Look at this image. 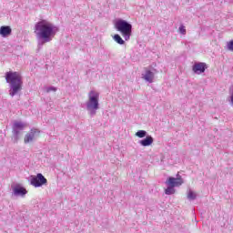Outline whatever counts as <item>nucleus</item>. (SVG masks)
Returning <instances> with one entry per match:
<instances>
[{
    "mask_svg": "<svg viewBox=\"0 0 233 233\" xmlns=\"http://www.w3.org/2000/svg\"><path fill=\"white\" fill-rule=\"evenodd\" d=\"M58 32L59 27L46 20L37 22L35 25V34L38 40V48H43L46 43H50Z\"/></svg>",
    "mask_w": 233,
    "mask_h": 233,
    "instance_id": "nucleus-1",
    "label": "nucleus"
},
{
    "mask_svg": "<svg viewBox=\"0 0 233 233\" xmlns=\"http://www.w3.org/2000/svg\"><path fill=\"white\" fill-rule=\"evenodd\" d=\"M5 81L9 86V96H19L23 90V76L19 72L8 71L5 73Z\"/></svg>",
    "mask_w": 233,
    "mask_h": 233,
    "instance_id": "nucleus-2",
    "label": "nucleus"
},
{
    "mask_svg": "<svg viewBox=\"0 0 233 233\" xmlns=\"http://www.w3.org/2000/svg\"><path fill=\"white\" fill-rule=\"evenodd\" d=\"M86 107L87 112L89 113V116H91V117H94V116H96V114L97 113V110H99L98 92L91 90L88 93V100L86 103Z\"/></svg>",
    "mask_w": 233,
    "mask_h": 233,
    "instance_id": "nucleus-3",
    "label": "nucleus"
},
{
    "mask_svg": "<svg viewBox=\"0 0 233 233\" xmlns=\"http://www.w3.org/2000/svg\"><path fill=\"white\" fill-rule=\"evenodd\" d=\"M115 26L117 32L123 35L125 41H128L130 39V35H132V24L128 23V21L124 19H118Z\"/></svg>",
    "mask_w": 233,
    "mask_h": 233,
    "instance_id": "nucleus-4",
    "label": "nucleus"
},
{
    "mask_svg": "<svg viewBox=\"0 0 233 233\" xmlns=\"http://www.w3.org/2000/svg\"><path fill=\"white\" fill-rule=\"evenodd\" d=\"M183 184V178L179 174L177 175V177H169L166 181V185H167V188L165 189V194L167 196H172V194L176 193V187H181Z\"/></svg>",
    "mask_w": 233,
    "mask_h": 233,
    "instance_id": "nucleus-5",
    "label": "nucleus"
},
{
    "mask_svg": "<svg viewBox=\"0 0 233 233\" xmlns=\"http://www.w3.org/2000/svg\"><path fill=\"white\" fill-rule=\"evenodd\" d=\"M46 178L41 173H38L36 176L30 177V185L35 188H39V187H43V185H46Z\"/></svg>",
    "mask_w": 233,
    "mask_h": 233,
    "instance_id": "nucleus-6",
    "label": "nucleus"
},
{
    "mask_svg": "<svg viewBox=\"0 0 233 233\" xmlns=\"http://www.w3.org/2000/svg\"><path fill=\"white\" fill-rule=\"evenodd\" d=\"M25 130V124L23 122L15 121L12 127L13 139L15 143L19 141V135Z\"/></svg>",
    "mask_w": 233,
    "mask_h": 233,
    "instance_id": "nucleus-7",
    "label": "nucleus"
},
{
    "mask_svg": "<svg viewBox=\"0 0 233 233\" xmlns=\"http://www.w3.org/2000/svg\"><path fill=\"white\" fill-rule=\"evenodd\" d=\"M39 134H41V131L37 128H32L30 131L25 136L24 143L25 145H28V143H34L37 137H39Z\"/></svg>",
    "mask_w": 233,
    "mask_h": 233,
    "instance_id": "nucleus-8",
    "label": "nucleus"
},
{
    "mask_svg": "<svg viewBox=\"0 0 233 233\" xmlns=\"http://www.w3.org/2000/svg\"><path fill=\"white\" fill-rule=\"evenodd\" d=\"M208 66L207 64L203 63V62H198L196 63L193 66H192V70L195 74H204L205 70H207Z\"/></svg>",
    "mask_w": 233,
    "mask_h": 233,
    "instance_id": "nucleus-9",
    "label": "nucleus"
},
{
    "mask_svg": "<svg viewBox=\"0 0 233 233\" xmlns=\"http://www.w3.org/2000/svg\"><path fill=\"white\" fill-rule=\"evenodd\" d=\"M156 74H157V69H153L152 71L151 70H147L145 75H142L143 76L142 77L147 83H154V77H155Z\"/></svg>",
    "mask_w": 233,
    "mask_h": 233,
    "instance_id": "nucleus-10",
    "label": "nucleus"
},
{
    "mask_svg": "<svg viewBox=\"0 0 233 233\" xmlns=\"http://www.w3.org/2000/svg\"><path fill=\"white\" fill-rule=\"evenodd\" d=\"M13 192L15 196H20L21 198H25L26 196L27 192L26 189L19 185H16L13 188Z\"/></svg>",
    "mask_w": 233,
    "mask_h": 233,
    "instance_id": "nucleus-11",
    "label": "nucleus"
},
{
    "mask_svg": "<svg viewBox=\"0 0 233 233\" xmlns=\"http://www.w3.org/2000/svg\"><path fill=\"white\" fill-rule=\"evenodd\" d=\"M0 35H2V37L12 35V27H10V25H2L0 27Z\"/></svg>",
    "mask_w": 233,
    "mask_h": 233,
    "instance_id": "nucleus-12",
    "label": "nucleus"
},
{
    "mask_svg": "<svg viewBox=\"0 0 233 233\" xmlns=\"http://www.w3.org/2000/svg\"><path fill=\"white\" fill-rule=\"evenodd\" d=\"M152 143H154V137L150 135H147L144 139L138 141V144L141 145V147H150Z\"/></svg>",
    "mask_w": 233,
    "mask_h": 233,
    "instance_id": "nucleus-13",
    "label": "nucleus"
},
{
    "mask_svg": "<svg viewBox=\"0 0 233 233\" xmlns=\"http://www.w3.org/2000/svg\"><path fill=\"white\" fill-rule=\"evenodd\" d=\"M114 41H116V43H117L118 45H125V40H123V38L121 37V35H119L118 34L115 35L113 36Z\"/></svg>",
    "mask_w": 233,
    "mask_h": 233,
    "instance_id": "nucleus-14",
    "label": "nucleus"
},
{
    "mask_svg": "<svg viewBox=\"0 0 233 233\" xmlns=\"http://www.w3.org/2000/svg\"><path fill=\"white\" fill-rule=\"evenodd\" d=\"M197 198H198V195H196V193H194V191L189 189V191L187 193V199H189V201H194V199H196Z\"/></svg>",
    "mask_w": 233,
    "mask_h": 233,
    "instance_id": "nucleus-15",
    "label": "nucleus"
},
{
    "mask_svg": "<svg viewBox=\"0 0 233 233\" xmlns=\"http://www.w3.org/2000/svg\"><path fill=\"white\" fill-rule=\"evenodd\" d=\"M135 136H137V137H140V138H143V137H147V131L146 130H138Z\"/></svg>",
    "mask_w": 233,
    "mask_h": 233,
    "instance_id": "nucleus-16",
    "label": "nucleus"
},
{
    "mask_svg": "<svg viewBox=\"0 0 233 233\" xmlns=\"http://www.w3.org/2000/svg\"><path fill=\"white\" fill-rule=\"evenodd\" d=\"M228 50H229V52H233V40H230L228 43Z\"/></svg>",
    "mask_w": 233,
    "mask_h": 233,
    "instance_id": "nucleus-17",
    "label": "nucleus"
},
{
    "mask_svg": "<svg viewBox=\"0 0 233 233\" xmlns=\"http://www.w3.org/2000/svg\"><path fill=\"white\" fill-rule=\"evenodd\" d=\"M179 32H180V34H183L184 35H185V34H187V29H185V25H180Z\"/></svg>",
    "mask_w": 233,
    "mask_h": 233,
    "instance_id": "nucleus-18",
    "label": "nucleus"
},
{
    "mask_svg": "<svg viewBox=\"0 0 233 233\" xmlns=\"http://www.w3.org/2000/svg\"><path fill=\"white\" fill-rule=\"evenodd\" d=\"M57 88L56 87H54V86H49L46 88V92L49 93V92H56Z\"/></svg>",
    "mask_w": 233,
    "mask_h": 233,
    "instance_id": "nucleus-19",
    "label": "nucleus"
},
{
    "mask_svg": "<svg viewBox=\"0 0 233 233\" xmlns=\"http://www.w3.org/2000/svg\"><path fill=\"white\" fill-rule=\"evenodd\" d=\"M229 103H230L231 106H233V91H232L231 96H230Z\"/></svg>",
    "mask_w": 233,
    "mask_h": 233,
    "instance_id": "nucleus-20",
    "label": "nucleus"
}]
</instances>
